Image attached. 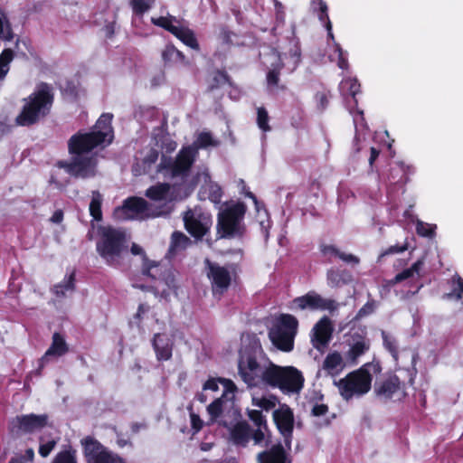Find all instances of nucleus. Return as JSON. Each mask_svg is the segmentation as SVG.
<instances>
[{"mask_svg":"<svg viewBox=\"0 0 463 463\" xmlns=\"http://www.w3.org/2000/svg\"><path fill=\"white\" fill-rule=\"evenodd\" d=\"M195 160L196 151L190 146H183L175 158L162 156L157 173L174 184L153 185L146 190V195L152 201L149 204H153L156 211H162L164 206L169 208L163 216L171 213L173 202L183 200L194 192L195 181L191 177V169Z\"/></svg>","mask_w":463,"mask_h":463,"instance_id":"1","label":"nucleus"},{"mask_svg":"<svg viewBox=\"0 0 463 463\" xmlns=\"http://www.w3.org/2000/svg\"><path fill=\"white\" fill-rule=\"evenodd\" d=\"M111 121V114H102L90 132L72 136L69 142L70 153L74 155L72 160L59 161L57 165L75 177L94 176L97 173V157L95 154L90 153L96 147L103 148L112 142L114 132Z\"/></svg>","mask_w":463,"mask_h":463,"instance_id":"2","label":"nucleus"},{"mask_svg":"<svg viewBox=\"0 0 463 463\" xmlns=\"http://www.w3.org/2000/svg\"><path fill=\"white\" fill-rule=\"evenodd\" d=\"M226 392L222 398L215 399L207 407L211 421H217L227 428L232 442L239 446H246L251 437L250 426L241 420V414L234 406L236 385L233 382H223Z\"/></svg>","mask_w":463,"mask_h":463,"instance_id":"3","label":"nucleus"},{"mask_svg":"<svg viewBox=\"0 0 463 463\" xmlns=\"http://www.w3.org/2000/svg\"><path fill=\"white\" fill-rule=\"evenodd\" d=\"M131 253L139 255L142 260L140 278L133 282L135 288L153 290L156 295L165 298L175 293V278L172 272H166L159 263L149 260L143 248L136 243L131 246Z\"/></svg>","mask_w":463,"mask_h":463,"instance_id":"4","label":"nucleus"},{"mask_svg":"<svg viewBox=\"0 0 463 463\" xmlns=\"http://www.w3.org/2000/svg\"><path fill=\"white\" fill-rule=\"evenodd\" d=\"M380 372L381 366L378 363H366L338 382H335V384L344 400L349 401L353 398H360L369 392L373 376Z\"/></svg>","mask_w":463,"mask_h":463,"instance_id":"5","label":"nucleus"},{"mask_svg":"<svg viewBox=\"0 0 463 463\" xmlns=\"http://www.w3.org/2000/svg\"><path fill=\"white\" fill-rule=\"evenodd\" d=\"M273 366L274 364L258 354L256 351L247 348L241 351L238 363L239 374L248 386L269 384Z\"/></svg>","mask_w":463,"mask_h":463,"instance_id":"6","label":"nucleus"},{"mask_svg":"<svg viewBox=\"0 0 463 463\" xmlns=\"http://www.w3.org/2000/svg\"><path fill=\"white\" fill-rule=\"evenodd\" d=\"M96 249L107 264L118 266L128 250L125 232L110 226L100 227Z\"/></svg>","mask_w":463,"mask_h":463,"instance_id":"7","label":"nucleus"},{"mask_svg":"<svg viewBox=\"0 0 463 463\" xmlns=\"http://www.w3.org/2000/svg\"><path fill=\"white\" fill-rule=\"evenodd\" d=\"M301 52L298 42H291L287 52L281 56L277 51L270 50L261 54L263 64L269 70L267 73L268 87L273 90L278 86L279 71L286 67L290 72L295 71L300 62Z\"/></svg>","mask_w":463,"mask_h":463,"instance_id":"8","label":"nucleus"},{"mask_svg":"<svg viewBox=\"0 0 463 463\" xmlns=\"http://www.w3.org/2000/svg\"><path fill=\"white\" fill-rule=\"evenodd\" d=\"M51 87L42 83L37 86L33 93L26 99L21 114L16 118V122L21 126H29L44 117L52 103Z\"/></svg>","mask_w":463,"mask_h":463,"instance_id":"9","label":"nucleus"},{"mask_svg":"<svg viewBox=\"0 0 463 463\" xmlns=\"http://www.w3.org/2000/svg\"><path fill=\"white\" fill-rule=\"evenodd\" d=\"M162 211H156L153 204H149L143 198L132 197L127 199L123 205L114 211V218L119 221L124 220H146L163 216L169 208L164 206Z\"/></svg>","mask_w":463,"mask_h":463,"instance_id":"10","label":"nucleus"},{"mask_svg":"<svg viewBox=\"0 0 463 463\" xmlns=\"http://www.w3.org/2000/svg\"><path fill=\"white\" fill-rule=\"evenodd\" d=\"M298 320L291 315L279 316L271 329L269 336L272 344L284 352H289L294 346V338L297 334Z\"/></svg>","mask_w":463,"mask_h":463,"instance_id":"11","label":"nucleus"},{"mask_svg":"<svg viewBox=\"0 0 463 463\" xmlns=\"http://www.w3.org/2000/svg\"><path fill=\"white\" fill-rule=\"evenodd\" d=\"M246 206L241 203H232L221 211L218 215V232L222 237H237L242 235L244 226L242 220Z\"/></svg>","mask_w":463,"mask_h":463,"instance_id":"12","label":"nucleus"},{"mask_svg":"<svg viewBox=\"0 0 463 463\" xmlns=\"http://www.w3.org/2000/svg\"><path fill=\"white\" fill-rule=\"evenodd\" d=\"M304 377L300 371L293 366H278L274 364L271 367L269 384L272 387L279 388L283 392L298 393L303 388Z\"/></svg>","mask_w":463,"mask_h":463,"instance_id":"13","label":"nucleus"},{"mask_svg":"<svg viewBox=\"0 0 463 463\" xmlns=\"http://www.w3.org/2000/svg\"><path fill=\"white\" fill-rule=\"evenodd\" d=\"M151 22L153 24L170 32L186 46L194 50L199 49L194 32L183 24L175 16L167 14L166 16L152 17Z\"/></svg>","mask_w":463,"mask_h":463,"instance_id":"14","label":"nucleus"},{"mask_svg":"<svg viewBox=\"0 0 463 463\" xmlns=\"http://www.w3.org/2000/svg\"><path fill=\"white\" fill-rule=\"evenodd\" d=\"M373 392L382 402H400L405 395V384L395 374H388L375 382Z\"/></svg>","mask_w":463,"mask_h":463,"instance_id":"15","label":"nucleus"},{"mask_svg":"<svg viewBox=\"0 0 463 463\" xmlns=\"http://www.w3.org/2000/svg\"><path fill=\"white\" fill-rule=\"evenodd\" d=\"M88 463H125L117 454L108 450L98 440L87 437L81 440Z\"/></svg>","mask_w":463,"mask_h":463,"instance_id":"16","label":"nucleus"},{"mask_svg":"<svg viewBox=\"0 0 463 463\" xmlns=\"http://www.w3.org/2000/svg\"><path fill=\"white\" fill-rule=\"evenodd\" d=\"M337 304L335 301L328 298H324L322 296L315 291H310L304 296L294 298L289 306L293 311L298 310H329L336 309Z\"/></svg>","mask_w":463,"mask_h":463,"instance_id":"17","label":"nucleus"},{"mask_svg":"<svg viewBox=\"0 0 463 463\" xmlns=\"http://www.w3.org/2000/svg\"><path fill=\"white\" fill-rule=\"evenodd\" d=\"M184 222L187 232L195 238L203 237L212 225L210 214L197 207L184 213Z\"/></svg>","mask_w":463,"mask_h":463,"instance_id":"18","label":"nucleus"},{"mask_svg":"<svg viewBox=\"0 0 463 463\" xmlns=\"http://www.w3.org/2000/svg\"><path fill=\"white\" fill-rule=\"evenodd\" d=\"M192 170L193 168L191 169V177L195 181L194 188L201 184L202 193L207 194L211 202L219 203L222 196V188L211 180L208 169L205 167L198 168L195 174H193Z\"/></svg>","mask_w":463,"mask_h":463,"instance_id":"19","label":"nucleus"},{"mask_svg":"<svg viewBox=\"0 0 463 463\" xmlns=\"http://www.w3.org/2000/svg\"><path fill=\"white\" fill-rule=\"evenodd\" d=\"M47 424L45 415H21L12 420L11 430L15 435L32 433L40 430Z\"/></svg>","mask_w":463,"mask_h":463,"instance_id":"20","label":"nucleus"},{"mask_svg":"<svg viewBox=\"0 0 463 463\" xmlns=\"http://www.w3.org/2000/svg\"><path fill=\"white\" fill-rule=\"evenodd\" d=\"M206 264L208 267L207 275L212 282L213 293L222 294L231 284V271L225 267L210 262L208 260Z\"/></svg>","mask_w":463,"mask_h":463,"instance_id":"21","label":"nucleus"},{"mask_svg":"<svg viewBox=\"0 0 463 463\" xmlns=\"http://www.w3.org/2000/svg\"><path fill=\"white\" fill-rule=\"evenodd\" d=\"M273 419L280 433L284 436L285 442L289 447L294 423L291 409L286 404H280L279 408L273 411Z\"/></svg>","mask_w":463,"mask_h":463,"instance_id":"22","label":"nucleus"},{"mask_svg":"<svg viewBox=\"0 0 463 463\" xmlns=\"http://www.w3.org/2000/svg\"><path fill=\"white\" fill-rule=\"evenodd\" d=\"M348 350L345 352V356L347 363L356 364L359 357L364 354L370 348V341L358 334H354L348 341Z\"/></svg>","mask_w":463,"mask_h":463,"instance_id":"23","label":"nucleus"},{"mask_svg":"<svg viewBox=\"0 0 463 463\" xmlns=\"http://www.w3.org/2000/svg\"><path fill=\"white\" fill-rule=\"evenodd\" d=\"M332 334V326L327 317L321 318L313 327L311 341L313 346L321 350L326 346L330 341Z\"/></svg>","mask_w":463,"mask_h":463,"instance_id":"24","label":"nucleus"},{"mask_svg":"<svg viewBox=\"0 0 463 463\" xmlns=\"http://www.w3.org/2000/svg\"><path fill=\"white\" fill-rule=\"evenodd\" d=\"M345 364L342 355L338 352L329 353L318 371L319 375L335 376L345 368Z\"/></svg>","mask_w":463,"mask_h":463,"instance_id":"25","label":"nucleus"},{"mask_svg":"<svg viewBox=\"0 0 463 463\" xmlns=\"http://www.w3.org/2000/svg\"><path fill=\"white\" fill-rule=\"evenodd\" d=\"M153 347L158 360H169L172 356L173 339L166 334H156Z\"/></svg>","mask_w":463,"mask_h":463,"instance_id":"26","label":"nucleus"},{"mask_svg":"<svg viewBox=\"0 0 463 463\" xmlns=\"http://www.w3.org/2000/svg\"><path fill=\"white\" fill-rule=\"evenodd\" d=\"M158 158V151L155 148H148L141 153V157L137 158L133 165V172L136 175L146 174Z\"/></svg>","mask_w":463,"mask_h":463,"instance_id":"27","label":"nucleus"},{"mask_svg":"<svg viewBox=\"0 0 463 463\" xmlns=\"http://www.w3.org/2000/svg\"><path fill=\"white\" fill-rule=\"evenodd\" d=\"M240 184H241V190L245 195L253 200L257 211V220L260 225L265 238H268L269 229L270 228V220L266 209L262 207V205L258 202L257 198L252 193L246 191V186L242 180L240 181Z\"/></svg>","mask_w":463,"mask_h":463,"instance_id":"28","label":"nucleus"},{"mask_svg":"<svg viewBox=\"0 0 463 463\" xmlns=\"http://www.w3.org/2000/svg\"><path fill=\"white\" fill-rule=\"evenodd\" d=\"M259 463H290L285 449L280 444L274 445L270 449L258 455Z\"/></svg>","mask_w":463,"mask_h":463,"instance_id":"29","label":"nucleus"},{"mask_svg":"<svg viewBox=\"0 0 463 463\" xmlns=\"http://www.w3.org/2000/svg\"><path fill=\"white\" fill-rule=\"evenodd\" d=\"M68 351L67 344L64 338L58 333L52 335V343L42 358L43 363L48 362L51 358H58L65 354Z\"/></svg>","mask_w":463,"mask_h":463,"instance_id":"30","label":"nucleus"},{"mask_svg":"<svg viewBox=\"0 0 463 463\" xmlns=\"http://www.w3.org/2000/svg\"><path fill=\"white\" fill-rule=\"evenodd\" d=\"M310 7L313 13L317 14L319 21L324 24L328 38L334 41V34L332 32V24L329 20L327 14V5L323 0H311Z\"/></svg>","mask_w":463,"mask_h":463,"instance_id":"31","label":"nucleus"},{"mask_svg":"<svg viewBox=\"0 0 463 463\" xmlns=\"http://www.w3.org/2000/svg\"><path fill=\"white\" fill-rule=\"evenodd\" d=\"M321 252L323 256L326 258V260L330 262L333 261L335 259L338 258L346 263H359V259L356 256L350 253L343 252L334 245H322Z\"/></svg>","mask_w":463,"mask_h":463,"instance_id":"32","label":"nucleus"},{"mask_svg":"<svg viewBox=\"0 0 463 463\" xmlns=\"http://www.w3.org/2000/svg\"><path fill=\"white\" fill-rule=\"evenodd\" d=\"M423 266V260H419L409 269L402 270L398 273L392 280H390V285H394L397 283H401L403 281L411 282L420 277V271Z\"/></svg>","mask_w":463,"mask_h":463,"instance_id":"33","label":"nucleus"},{"mask_svg":"<svg viewBox=\"0 0 463 463\" xmlns=\"http://www.w3.org/2000/svg\"><path fill=\"white\" fill-rule=\"evenodd\" d=\"M162 59L165 63L169 65H187L188 61L182 52L177 50L174 45L168 44L162 51Z\"/></svg>","mask_w":463,"mask_h":463,"instance_id":"34","label":"nucleus"},{"mask_svg":"<svg viewBox=\"0 0 463 463\" xmlns=\"http://www.w3.org/2000/svg\"><path fill=\"white\" fill-rule=\"evenodd\" d=\"M327 284L331 288H339L352 281V275L346 270L335 269H328L326 273Z\"/></svg>","mask_w":463,"mask_h":463,"instance_id":"35","label":"nucleus"},{"mask_svg":"<svg viewBox=\"0 0 463 463\" xmlns=\"http://www.w3.org/2000/svg\"><path fill=\"white\" fill-rule=\"evenodd\" d=\"M191 244V240L180 232H175L171 237L169 254L173 257L185 250Z\"/></svg>","mask_w":463,"mask_h":463,"instance_id":"36","label":"nucleus"},{"mask_svg":"<svg viewBox=\"0 0 463 463\" xmlns=\"http://www.w3.org/2000/svg\"><path fill=\"white\" fill-rule=\"evenodd\" d=\"M252 405L262 409L263 411H269L275 409L279 403L278 398L273 394H263L259 395L258 393H252L251 396Z\"/></svg>","mask_w":463,"mask_h":463,"instance_id":"37","label":"nucleus"},{"mask_svg":"<svg viewBox=\"0 0 463 463\" xmlns=\"http://www.w3.org/2000/svg\"><path fill=\"white\" fill-rule=\"evenodd\" d=\"M339 90L343 97L351 96L354 99V104L356 105L355 95L360 91V84L356 79H344L339 85Z\"/></svg>","mask_w":463,"mask_h":463,"instance_id":"38","label":"nucleus"},{"mask_svg":"<svg viewBox=\"0 0 463 463\" xmlns=\"http://www.w3.org/2000/svg\"><path fill=\"white\" fill-rule=\"evenodd\" d=\"M404 216L411 218L412 222H416V232L420 236L432 238L435 235V230L437 228L435 224L427 223L415 219L410 210L404 213Z\"/></svg>","mask_w":463,"mask_h":463,"instance_id":"39","label":"nucleus"},{"mask_svg":"<svg viewBox=\"0 0 463 463\" xmlns=\"http://www.w3.org/2000/svg\"><path fill=\"white\" fill-rule=\"evenodd\" d=\"M218 142L214 140L209 132H201L198 134L194 143L187 146L193 147L196 151V157L198 156L199 148H206L208 146H215Z\"/></svg>","mask_w":463,"mask_h":463,"instance_id":"40","label":"nucleus"},{"mask_svg":"<svg viewBox=\"0 0 463 463\" xmlns=\"http://www.w3.org/2000/svg\"><path fill=\"white\" fill-rule=\"evenodd\" d=\"M58 440L57 437L42 435L39 439V454L43 458L48 457L57 445Z\"/></svg>","mask_w":463,"mask_h":463,"instance_id":"41","label":"nucleus"},{"mask_svg":"<svg viewBox=\"0 0 463 463\" xmlns=\"http://www.w3.org/2000/svg\"><path fill=\"white\" fill-rule=\"evenodd\" d=\"M54 293L57 297H65L74 290V274L67 276L62 282L54 287Z\"/></svg>","mask_w":463,"mask_h":463,"instance_id":"42","label":"nucleus"},{"mask_svg":"<svg viewBox=\"0 0 463 463\" xmlns=\"http://www.w3.org/2000/svg\"><path fill=\"white\" fill-rule=\"evenodd\" d=\"M101 203V194L97 191L93 192L91 196V202L90 203V213L93 219L96 221H100L102 218Z\"/></svg>","mask_w":463,"mask_h":463,"instance_id":"43","label":"nucleus"},{"mask_svg":"<svg viewBox=\"0 0 463 463\" xmlns=\"http://www.w3.org/2000/svg\"><path fill=\"white\" fill-rule=\"evenodd\" d=\"M13 38L11 24L5 12L0 8V39L10 41Z\"/></svg>","mask_w":463,"mask_h":463,"instance_id":"44","label":"nucleus"},{"mask_svg":"<svg viewBox=\"0 0 463 463\" xmlns=\"http://www.w3.org/2000/svg\"><path fill=\"white\" fill-rule=\"evenodd\" d=\"M14 59L11 49H5L0 54V80H3L9 71V64Z\"/></svg>","mask_w":463,"mask_h":463,"instance_id":"45","label":"nucleus"},{"mask_svg":"<svg viewBox=\"0 0 463 463\" xmlns=\"http://www.w3.org/2000/svg\"><path fill=\"white\" fill-rule=\"evenodd\" d=\"M453 288L452 291L446 294L444 296L445 298L448 299H455L461 301L463 306V279L459 277L454 278L453 280Z\"/></svg>","mask_w":463,"mask_h":463,"instance_id":"46","label":"nucleus"},{"mask_svg":"<svg viewBox=\"0 0 463 463\" xmlns=\"http://www.w3.org/2000/svg\"><path fill=\"white\" fill-rule=\"evenodd\" d=\"M329 59L332 61H336L337 65L340 69L345 70L348 67V62L346 58L344 55V52L339 44H334V50L329 53Z\"/></svg>","mask_w":463,"mask_h":463,"instance_id":"47","label":"nucleus"},{"mask_svg":"<svg viewBox=\"0 0 463 463\" xmlns=\"http://www.w3.org/2000/svg\"><path fill=\"white\" fill-rule=\"evenodd\" d=\"M382 337L384 347L391 353L392 357L397 360L398 347L395 338L385 331H382Z\"/></svg>","mask_w":463,"mask_h":463,"instance_id":"48","label":"nucleus"},{"mask_svg":"<svg viewBox=\"0 0 463 463\" xmlns=\"http://www.w3.org/2000/svg\"><path fill=\"white\" fill-rule=\"evenodd\" d=\"M156 0H130V5L137 14H143L148 11Z\"/></svg>","mask_w":463,"mask_h":463,"instance_id":"49","label":"nucleus"},{"mask_svg":"<svg viewBox=\"0 0 463 463\" xmlns=\"http://www.w3.org/2000/svg\"><path fill=\"white\" fill-rule=\"evenodd\" d=\"M223 382H232L231 380L224 379V378H219V379H209L204 384V392H216L219 390V384H222L223 391L222 394L226 392V384ZM221 396L220 398H222Z\"/></svg>","mask_w":463,"mask_h":463,"instance_id":"50","label":"nucleus"},{"mask_svg":"<svg viewBox=\"0 0 463 463\" xmlns=\"http://www.w3.org/2000/svg\"><path fill=\"white\" fill-rule=\"evenodd\" d=\"M153 317L150 307L146 304H141L138 307L137 312L135 316L138 321L144 326L147 325V321Z\"/></svg>","mask_w":463,"mask_h":463,"instance_id":"51","label":"nucleus"},{"mask_svg":"<svg viewBox=\"0 0 463 463\" xmlns=\"http://www.w3.org/2000/svg\"><path fill=\"white\" fill-rule=\"evenodd\" d=\"M257 123H258L259 128L262 131L267 132L269 130V115H268L267 110L264 108H258Z\"/></svg>","mask_w":463,"mask_h":463,"instance_id":"52","label":"nucleus"},{"mask_svg":"<svg viewBox=\"0 0 463 463\" xmlns=\"http://www.w3.org/2000/svg\"><path fill=\"white\" fill-rule=\"evenodd\" d=\"M349 111L350 114L353 116L355 130L356 133L358 134L363 128H365L364 112L359 109L353 110L351 108H349Z\"/></svg>","mask_w":463,"mask_h":463,"instance_id":"53","label":"nucleus"},{"mask_svg":"<svg viewBox=\"0 0 463 463\" xmlns=\"http://www.w3.org/2000/svg\"><path fill=\"white\" fill-rule=\"evenodd\" d=\"M248 416L259 428H266V420L260 411L249 410Z\"/></svg>","mask_w":463,"mask_h":463,"instance_id":"54","label":"nucleus"},{"mask_svg":"<svg viewBox=\"0 0 463 463\" xmlns=\"http://www.w3.org/2000/svg\"><path fill=\"white\" fill-rule=\"evenodd\" d=\"M408 249H409V244L407 241H405L402 246H399V245L390 246L388 249H386L385 250L381 252V254L379 255V260L385 256L402 253V252L407 250Z\"/></svg>","mask_w":463,"mask_h":463,"instance_id":"55","label":"nucleus"},{"mask_svg":"<svg viewBox=\"0 0 463 463\" xmlns=\"http://www.w3.org/2000/svg\"><path fill=\"white\" fill-rule=\"evenodd\" d=\"M52 463H76L74 455L68 450L60 452Z\"/></svg>","mask_w":463,"mask_h":463,"instance_id":"56","label":"nucleus"},{"mask_svg":"<svg viewBox=\"0 0 463 463\" xmlns=\"http://www.w3.org/2000/svg\"><path fill=\"white\" fill-rule=\"evenodd\" d=\"M265 428H259L253 433H251V437L254 440V443L257 445L262 444L266 439V434L264 432Z\"/></svg>","mask_w":463,"mask_h":463,"instance_id":"57","label":"nucleus"},{"mask_svg":"<svg viewBox=\"0 0 463 463\" xmlns=\"http://www.w3.org/2000/svg\"><path fill=\"white\" fill-rule=\"evenodd\" d=\"M317 105L320 109H325L328 105V96L325 92H318L316 95Z\"/></svg>","mask_w":463,"mask_h":463,"instance_id":"58","label":"nucleus"},{"mask_svg":"<svg viewBox=\"0 0 463 463\" xmlns=\"http://www.w3.org/2000/svg\"><path fill=\"white\" fill-rule=\"evenodd\" d=\"M274 7L277 20L279 21L280 23H283L285 20V12L283 5L278 0H274Z\"/></svg>","mask_w":463,"mask_h":463,"instance_id":"59","label":"nucleus"},{"mask_svg":"<svg viewBox=\"0 0 463 463\" xmlns=\"http://www.w3.org/2000/svg\"><path fill=\"white\" fill-rule=\"evenodd\" d=\"M328 408L325 404H315L312 408V415L315 417H320L326 414Z\"/></svg>","mask_w":463,"mask_h":463,"instance_id":"60","label":"nucleus"},{"mask_svg":"<svg viewBox=\"0 0 463 463\" xmlns=\"http://www.w3.org/2000/svg\"><path fill=\"white\" fill-rule=\"evenodd\" d=\"M192 427L196 430H200L203 427V421L200 417L194 413H191Z\"/></svg>","mask_w":463,"mask_h":463,"instance_id":"61","label":"nucleus"},{"mask_svg":"<svg viewBox=\"0 0 463 463\" xmlns=\"http://www.w3.org/2000/svg\"><path fill=\"white\" fill-rule=\"evenodd\" d=\"M373 310V305L371 303L365 304L357 313V317H362L364 316L369 315Z\"/></svg>","mask_w":463,"mask_h":463,"instance_id":"62","label":"nucleus"},{"mask_svg":"<svg viewBox=\"0 0 463 463\" xmlns=\"http://www.w3.org/2000/svg\"><path fill=\"white\" fill-rule=\"evenodd\" d=\"M210 392H204V388L203 387V391L196 395V399L204 403L210 399Z\"/></svg>","mask_w":463,"mask_h":463,"instance_id":"63","label":"nucleus"},{"mask_svg":"<svg viewBox=\"0 0 463 463\" xmlns=\"http://www.w3.org/2000/svg\"><path fill=\"white\" fill-rule=\"evenodd\" d=\"M63 219V213L61 210H57L54 212L52 216L51 217V221L54 223L61 222Z\"/></svg>","mask_w":463,"mask_h":463,"instance_id":"64","label":"nucleus"}]
</instances>
